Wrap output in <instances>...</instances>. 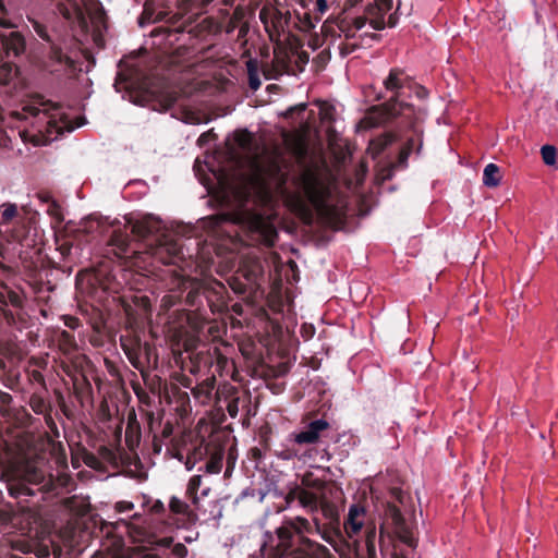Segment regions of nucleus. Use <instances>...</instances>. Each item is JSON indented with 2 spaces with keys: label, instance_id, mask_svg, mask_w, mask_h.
Returning a JSON list of instances; mask_svg holds the SVG:
<instances>
[{
  "label": "nucleus",
  "instance_id": "obj_18",
  "mask_svg": "<svg viewBox=\"0 0 558 558\" xmlns=\"http://www.w3.org/2000/svg\"><path fill=\"white\" fill-rule=\"evenodd\" d=\"M408 84V75L399 69L391 70L388 77L384 81L385 88L395 95H398Z\"/></svg>",
  "mask_w": 558,
  "mask_h": 558
},
{
  "label": "nucleus",
  "instance_id": "obj_1",
  "mask_svg": "<svg viewBox=\"0 0 558 558\" xmlns=\"http://www.w3.org/2000/svg\"><path fill=\"white\" fill-rule=\"evenodd\" d=\"M300 189L302 195L290 204L300 215L306 216L310 207L326 219L342 215L344 201L338 195L332 171L324 159L318 158L302 169Z\"/></svg>",
  "mask_w": 558,
  "mask_h": 558
},
{
  "label": "nucleus",
  "instance_id": "obj_15",
  "mask_svg": "<svg viewBox=\"0 0 558 558\" xmlns=\"http://www.w3.org/2000/svg\"><path fill=\"white\" fill-rule=\"evenodd\" d=\"M126 527L128 533L133 538L134 542L147 543V544H156L162 547H168L172 543L170 537L158 538L153 533H148L143 531L141 527L129 525L128 523H123Z\"/></svg>",
  "mask_w": 558,
  "mask_h": 558
},
{
  "label": "nucleus",
  "instance_id": "obj_49",
  "mask_svg": "<svg viewBox=\"0 0 558 558\" xmlns=\"http://www.w3.org/2000/svg\"><path fill=\"white\" fill-rule=\"evenodd\" d=\"M267 88H268L269 90H271L272 88L275 89V88H276V85L270 84Z\"/></svg>",
  "mask_w": 558,
  "mask_h": 558
},
{
  "label": "nucleus",
  "instance_id": "obj_28",
  "mask_svg": "<svg viewBox=\"0 0 558 558\" xmlns=\"http://www.w3.org/2000/svg\"><path fill=\"white\" fill-rule=\"evenodd\" d=\"M384 121V117L377 116L376 111H371L361 122L360 126L364 129L374 128Z\"/></svg>",
  "mask_w": 558,
  "mask_h": 558
},
{
  "label": "nucleus",
  "instance_id": "obj_29",
  "mask_svg": "<svg viewBox=\"0 0 558 558\" xmlns=\"http://www.w3.org/2000/svg\"><path fill=\"white\" fill-rule=\"evenodd\" d=\"M227 221L225 216H211L207 217L203 220L204 228H209L211 230H218L221 228L222 223Z\"/></svg>",
  "mask_w": 558,
  "mask_h": 558
},
{
  "label": "nucleus",
  "instance_id": "obj_39",
  "mask_svg": "<svg viewBox=\"0 0 558 558\" xmlns=\"http://www.w3.org/2000/svg\"><path fill=\"white\" fill-rule=\"evenodd\" d=\"M209 170L214 173V175H215V178L217 179V181H218L219 183H222V181L225 180L223 174H222V173H220V172H217L216 170H214V169H211V168H209Z\"/></svg>",
  "mask_w": 558,
  "mask_h": 558
},
{
  "label": "nucleus",
  "instance_id": "obj_23",
  "mask_svg": "<svg viewBox=\"0 0 558 558\" xmlns=\"http://www.w3.org/2000/svg\"><path fill=\"white\" fill-rule=\"evenodd\" d=\"M388 114L391 117H404L409 119L412 114H414V109L408 104L395 101L389 104L387 107Z\"/></svg>",
  "mask_w": 558,
  "mask_h": 558
},
{
  "label": "nucleus",
  "instance_id": "obj_24",
  "mask_svg": "<svg viewBox=\"0 0 558 558\" xmlns=\"http://www.w3.org/2000/svg\"><path fill=\"white\" fill-rule=\"evenodd\" d=\"M316 107L323 121L326 122L333 120L335 108L332 105L327 101H317Z\"/></svg>",
  "mask_w": 558,
  "mask_h": 558
},
{
  "label": "nucleus",
  "instance_id": "obj_14",
  "mask_svg": "<svg viewBox=\"0 0 558 558\" xmlns=\"http://www.w3.org/2000/svg\"><path fill=\"white\" fill-rule=\"evenodd\" d=\"M284 499L288 507L296 504L305 509L313 511L317 509L318 506L317 494L299 485L290 488Z\"/></svg>",
  "mask_w": 558,
  "mask_h": 558
},
{
  "label": "nucleus",
  "instance_id": "obj_30",
  "mask_svg": "<svg viewBox=\"0 0 558 558\" xmlns=\"http://www.w3.org/2000/svg\"><path fill=\"white\" fill-rule=\"evenodd\" d=\"M282 272H284V276L289 282H291L290 276L292 277L293 281L298 280L296 264L294 262L289 260L284 266L281 264V274Z\"/></svg>",
  "mask_w": 558,
  "mask_h": 558
},
{
  "label": "nucleus",
  "instance_id": "obj_48",
  "mask_svg": "<svg viewBox=\"0 0 558 558\" xmlns=\"http://www.w3.org/2000/svg\"><path fill=\"white\" fill-rule=\"evenodd\" d=\"M280 457H281V459H288V458H290V456H286V454H283V452H281V453H280Z\"/></svg>",
  "mask_w": 558,
  "mask_h": 558
},
{
  "label": "nucleus",
  "instance_id": "obj_40",
  "mask_svg": "<svg viewBox=\"0 0 558 558\" xmlns=\"http://www.w3.org/2000/svg\"><path fill=\"white\" fill-rule=\"evenodd\" d=\"M270 38L274 43V52H277V47L279 46V38L276 35L270 34Z\"/></svg>",
  "mask_w": 558,
  "mask_h": 558
},
{
  "label": "nucleus",
  "instance_id": "obj_25",
  "mask_svg": "<svg viewBox=\"0 0 558 558\" xmlns=\"http://www.w3.org/2000/svg\"><path fill=\"white\" fill-rule=\"evenodd\" d=\"M390 142H391V140L389 137H383V138H378V140L372 141L369 146H368L367 153L369 155H372L373 158H375L376 156H378L384 150V148Z\"/></svg>",
  "mask_w": 558,
  "mask_h": 558
},
{
  "label": "nucleus",
  "instance_id": "obj_45",
  "mask_svg": "<svg viewBox=\"0 0 558 558\" xmlns=\"http://www.w3.org/2000/svg\"><path fill=\"white\" fill-rule=\"evenodd\" d=\"M280 136H281V144L288 140V134H287V132H286L284 130H282V129H281Z\"/></svg>",
  "mask_w": 558,
  "mask_h": 558
},
{
  "label": "nucleus",
  "instance_id": "obj_34",
  "mask_svg": "<svg viewBox=\"0 0 558 558\" xmlns=\"http://www.w3.org/2000/svg\"><path fill=\"white\" fill-rule=\"evenodd\" d=\"M215 134L213 133V131H208V132H205L203 133L198 140H197V143L199 146H204L206 145L209 141H211L214 138Z\"/></svg>",
  "mask_w": 558,
  "mask_h": 558
},
{
  "label": "nucleus",
  "instance_id": "obj_27",
  "mask_svg": "<svg viewBox=\"0 0 558 558\" xmlns=\"http://www.w3.org/2000/svg\"><path fill=\"white\" fill-rule=\"evenodd\" d=\"M541 154H542L543 161L547 166H553V165L556 163L557 149H556L555 146H553V145H544L541 148Z\"/></svg>",
  "mask_w": 558,
  "mask_h": 558
},
{
  "label": "nucleus",
  "instance_id": "obj_8",
  "mask_svg": "<svg viewBox=\"0 0 558 558\" xmlns=\"http://www.w3.org/2000/svg\"><path fill=\"white\" fill-rule=\"evenodd\" d=\"M391 495L400 506L388 502L386 508V522L392 525L395 533L403 544L414 549L416 547V538L411 522L405 518V514L409 513L408 501L410 498L400 488H393Z\"/></svg>",
  "mask_w": 558,
  "mask_h": 558
},
{
  "label": "nucleus",
  "instance_id": "obj_3",
  "mask_svg": "<svg viewBox=\"0 0 558 558\" xmlns=\"http://www.w3.org/2000/svg\"><path fill=\"white\" fill-rule=\"evenodd\" d=\"M230 146L232 157L243 158V162L248 166V194H256L260 202L268 203L270 199L269 169L264 157L258 153L256 138L247 131H238Z\"/></svg>",
  "mask_w": 558,
  "mask_h": 558
},
{
  "label": "nucleus",
  "instance_id": "obj_50",
  "mask_svg": "<svg viewBox=\"0 0 558 558\" xmlns=\"http://www.w3.org/2000/svg\"><path fill=\"white\" fill-rule=\"evenodd\" d=\"M359 36L363 38L364 36H367V32L361 33Z\"/></svg>",
  "mask_w": 558,
  "mask_h": 558
},
{
  "label": "nucleus",
  "instance_id": "obj_32",
  "mask_svg": "<svg viewBox=\"0 0 558 558\" xmlns=\"http://www.w3.org/2000/svg\"><path fill=\"white\" fill-rule=\"evenodd\" d=\"M28 20H29V22H31V24H32V26H33L34 31L36 32V34H37L40 38H43V39H45V40H48V39H49V37H48V34H47V32H46L45 26H44V25H41L38 21H36V20H34V19H28Z\"/></svg>",
  "mask_w": 558,
  "mask_h": 558
},
{
  "label": "nucleus",
  "instance_id": "obj_35",
  "mask_svg": "<svg viewBox=\"0 0 558 558\" xmlns=\"http://www.w3.org/2000/svg\"><path fill=\"white\" fill-rule=\"evenodd\" d=\"M133 504L130 502V501H120L116 505V509L117 511L119 512H125V511H130L133 509Z\"/></svg>",
  "mask_w": 558,
  "mask_h": 558
},
{
  "label": "nucleus",
  "instance_id": "obj_5",
  "mask_svg": "<svg viewBox=\"0 0 558 558\" xmlns=\"http://www.w3.org/2000/svg\"><path fill=\"white\" fill-rule=\"evenodd\" d=\"M343 530L345 535L356 543L357 556L376 558L377 526L373 514L365 506L360 502L349 506Z\"/></svg>",
  "mask_w": 558,
  "mask_h": 558
},
{
  "label": "nucleus",
  "instance_id": "obj_31",
  "mask_svg": "<svg viewBox=\"0 0 558 558\" xmlns=\"http://www.w3.org/2000/svg\"><path fill=\"white\" fill-rule=\"evenodd\" d=\"M312 2L316 14L322 16L327 12L329 5L333 3L335 0H312Z\"/></svg>",
  "mask_w": 558,
  "mask_h": 558
},
{
  "label": "nucleus",
  "instance_id": "obj_38",
  "mask_svg": "<svg viewBox=\"0 0 558 558\" xmlns=\"http://www.w3.org/2000/svg\"><path fill=\"white\" fill-rule=\"evenodd\" d=\"M0 26L4 28H13L15 27V24H13L11 21L7 19L0 17Z\"/></svg>",
  "mask_w": 558,
  "mask_h": 558
},
{
  "label": "nucleus",
  "instance_id": "obj_6",
  "mask_svg": "<svg viewBox=\"0 0 558 558\" xmlns=\"http://www.w3.org/2000/svg\"><path fill=\"white\" fill-rule=\"evenodd\" d=\"M58 11L81 31L88 32L89 23L99 28L104 13L97 0H56Z\"/></svg>",
  "mask_w": 558,
  "mask_h": 558
},
{
  "label": "nucleus",
  "instance_id": "obj_51",
  "mask_svg": "<svg viewBox=\"0 0 558 558\" xmlns=\"http://www.w3.org/2000/svg\"><path fill=\"white\" fill-rule=\"evenodd\" d=\"M393 558H405V557H404V556H402V555H397V554H395Z\"/></svg>",
  "mask_w": 558,
  "mask_h": 558
},
{
  "label": "nucleus",
  "instance_id": "obj_47",
  "mask_svg": "<svg viewBox=\"0 0 558 558\" xmlns=\"http://www.w3.org/2000/svg\"><path fill=\"white\" fill-rule=\"evenodd\" d=\"M0 11L1 12H4L5 11V8H4V3L2 0H0Z\"/></svg>",
  "mask_w": 558,
  "mask_h": 558
},
{
  "label": "nucleus",
  "instance_id": "obj_52",
  "mask_svg": "<svg viewBox=\"0 0 558 558\" xmlns=\"http://www.w3.org/2000/svg\"><path fill=\"white\" fill-rule=\"evenodd\" d=\"M208 490H209V489H204V490H203V495H204V496H206V495L208 494Z\"/></svg>",
  "mask_w": 558,
  "mask_h": 558
},
{
  "label": "nucleus",
  "instance_id": "obj_4",
  "mask_svg": "<svg viewBox=\"0 0 558 558\" xmlns=\"http://www.w3.org/2000/svg\"><path fill=\"white\" fill-rule=\"evenodd\" d=\"M132 232L140 239L154 236V243L148 244L151 255L162 264H175L181 257V246L165 231L163 223L153 215L138 219L129 218Z\"/></svg>",
  "mask_w": 558,
  "mask_h": 558
},
{
  "label": "nucleus",
  "instance_id": "obj_22",
  "mask_svg": "<svg viewBox=\"0 0 558 558\" xmlns=\"http://www.w3.org/2000/svg\"><path fill=\"white\" fill-rule=\"evenodd\" d=\"M169 507L172 513L183 515L187 521L194 520V513L190 510V507L179 498L172 497Z\"/></svg>",
  "mask_w": 558,
  "mask_h": 558
},
{
  "label": "nucleus",
  "instance_id": "obj_42",
  "mask_svg": "<svg viewBox=\"0 0 558 558\" xmlns=\"http://www.w3.org/2000/svg\"><path fill=\"white\" fill-rule=\"evenodd\" d=\"M282 184H283V175L281 174V185H282ZM280 195H281V204H282V203H286V202H290V201L288 199V197L286 196L284 191H283V189H282V187H281Z\"/></svg>",
  "mask_w": 558,
  "mask_h": 558
},
{
  "label": "nucleus",
  "instance_id": "obj_20",
  "mask_svg": "<svg viewBox=\"0 0 558 558\" xmlns=\"http://www.w3.org/2000/svg\"><path fill=\"white\" fill-rule=\"evenodd\" d=\"M181 120L189 124H201L209 121L208 114L199 109L185 108L181 112Z\"/></svg>",
  "mask_w": 558,
  "mask_h": 558
},
{
  "label": "nucleus",
  "instance_id": "obj_19",
  "mask_svg": "<svg viewBox=\"0 0 558 558\" xmlns=\"http://www.w3.org/2000/svg\"><path fill=\"white\" fill-rule=\"evenodd\" d=\"M294 113L298 114V118H296V122L299 123L300 128H301V131L303 133H305L310 126H311V119H312V116L315 114L314 110H311L310 112L306 111V105L305 104H300L295 107H291L289 108L284 113H283V117L289 119L291 118ZM281 117H282V113H281Z\"/></svg>",
  "mask_w": 558,
  "mask_h": 558
},
{
  "label": "nucleus",
  "instance_id": "obj_10",
  "mask_svg": "<svg viewBox=\"0 0 558 558\" xmlns=\"http://www.w3.org/2000/svg\"><path fill=\"white\" fill-rule=\"evenodd\" d=\"M25 233V219L17 204L2 203L0 205V240L7 243H21Z\"/></svg>",
  "mask_w": 558,
  "mask_h": 558
},
{
  "label": "nucleus",
  "instance_id": "obj_16",
  "mask_svg": "<svg viewBox=\"0 0 558 558\" xmlns=\"http://www.w3.org/2000/svg\"><path fill=\"white\" fill-rule=\"evenodd\" d=\"M0 45L8 54L20 56L25 50L24 37L17 32H11L9 35L0 33Z\"/></svg>",
  "mask_w": 558,
  "mask_h": 558
},
{
  "label": "nucleus",
  "instance_id": "obj_9",
  "mask_svg": "<svg viewBox=\"0 0 558 558\" xmlns=\"http://www.w3.org/2000/svg\"><path fill=\"white\" fill-rule=\"evenodd\" d=\"M391 9L392 0H373L367 3L364 15L355 17L352 25L343 29L345 37H356L367 22L373 29H383L386 25L395 26L397 22L393 14L389 13Z\"/></svg>",
  "mask_w": 558,
  "mask_h": 558
},
{
  "label": "nucleus",
  "instance_id": "obj_26",
  "mask_svg": "<svg viewBox=\"0 0 558 558\" xmlns=\"http://www.w3.org/2000/svg\"><path fill=\"white\" fill-rule=\"evenodd\" d=\"M202 484V476L201 475H194L189 484H187V489H186V494L187 496L191 498V500L196 504L197 502V489L199 488Z\"/></svg>",
  "mask_w": 558,
  "mask_h": 558
},
{
  "label": "nucleus",
  "instance_id": "obj_36",
  "mask_svg": "<svg viewBox=\"0 0 558 558\" xmlns=\"http://www.w3.org/2000/svg\"><path fill=\"white\" fill-rule=\"evenodd\" d=\"M262 553L267 558H277L276 553H274V548L272 547H268L267 544L263 545Z\"/></svg>",
  "mask_w": 558,
  "mask_h": 558
},
{
  "label": "nucleus",
  "instance_id": "obj_2",
  "mask_svg": "<svg viewBox=\"0 0 558 558\" xmlns=\"http://www.w3.org/2000/svg\"><path fill=\"white\" fill-rule=\"evenodd\" d=\"M15 116L20 120L28 121L36 132L32 133L26 129L19 132L24 142H32L34 145L57 140L64 131L72 132L85 123L84 119L73 122L62 107L39 96L27 101Z\"/></svg>",
  "mask_w": 558,
  "mask_h": 558
},
{
  "label": "nucleus",
  "instance_id": "obj_37",
  "mask_svg": "<svg viewBox=\"0 0 558 558\" xmlns=\"http://www.w3.org/2000/svg\"><path fill=\"white\" fill-rule=\"evenodd\" d=\"M250 86L252 89L256 90L260 86V81L254 74H250Z\"/></svg>",
  "mask_w": 558,
  "mask_h": 558
},
{
  "label": "nucleus",
  "instance_id": "obj_21",
  "mask_svg": "<svg viewBox=\"0 0 558 558\" xmlns=\"http://www.w3.org/2000/svg\"><path fill=\"white\" fill-rule=\"evenodd\" d=\"M500 170L495 163H488L483 171V183L488 187H496L500 183Z\"/></svg>",
  "mask_w": 558,
  "mask_h": 558
},
{
  "label": "nucleus",
  "instance_id": "obj_33",
  "mask_svg": "<svg viewBox=\"0 0 558 558\" xmlns=\"http://www.w3.org/2000/svg\"><path fill=\"white\" fill-rule=\"evenodd\" d=\"M172 553L179 558H184L187 555V549L183 544H177L173 546Z\"/></svg>",
  "mask_w": 558,
  "mask_h": 558
},
{
  "label": "nucleus",
  "instance_id": "obj_43",
  "mask_svg": "<svg viewBox=\"0 0 558 558\" xmlns=\"http://www.w3.org/2000/svg\"><path fill=\"white\" fill-rule=\"evenodd\" d=\"M366 173V168L364 166L361 167V170L359 172V182L362 180V178L365 175Z\"/></svg>",
  "mask_w": 558,
  "mask_h": 558
},
{
  "label": "nucleus",
  "instance_id": "obj_41",
  "mask_svg": "<svg viewBox=\"0 0 558 558\" xmlns=\"http://www.w3.org/2000/svg\"><path fill=\"white\" fill-rule=\"evenodd\" d=\"M236 411H238L236 405H234V404L228 405V412L231 416L234 417L236 415Z\"/></svg>",
  "mask_w": 558,
  "mask_h": 558
},
{
  "label": "nucleus",
  "instance_id": "obj_46",
  "mask_svg": "<svg viewBox=\"0 0 558 558\" xmlns=\"http://www.w3.org/2000/svg\"><path fill=\"white\" fill-rule=\"evenodd\" d=\"M411 149H412V148H411V147H409L407 151H403V153H402L401 157H402V158H407V156L410 154V150H411Z\"/></svg>",
  "mask_w": 558,
  "mask_h": 558
},
{
  "label": "nucleus",
  "instance_id": "obj_17",
  "mask_svg": "<svg viewBox=\"0 0 558 558\" xmlns=\"http://www.w3.org/2000/svg\"><path fill=\"white\" fill-rule=\"evenodd\" d=\"M328 424L323 420L314 421L305 430L295 436V441L298 444H313L318 439L319 434L325 430Z\"/></svg>",
  "mask_w": 558,
  "mask_h": 558
},
{
  "label": "nucleus",
  "instance_id": "obj_7",
  "mask_svg": "<svg viewBox=\"0 0 558 558\" xmlns=\"http://www.w3.org/2000/svg\"><path fill=\"white\" fill-rule=\"evenodd\" d=\"M11 496L21 497L33 495L29 485H39L45 482V473L37 461L23 460L10 466L4 474Z\"/></svg>",
  "mask_w": 558,
  "mask_h": 558
},
{
  "label": "nucleus",
  "instance_id": "obj_44",
  "mask_svg": "<svg viewBox=\"0 0 558 558\" xmlns=\"http://www.w3.org/2000/svg\"><path fill=\"white\" fill-rule=\"evenodd\" d=\"M163 509V505L160 501H156L154 505V510L159 511Z\"/></svg>",
  "mask_w": 558,
  "mask_h": 558
},
{
  "label": "nucleus",
  "instance_id": "obj_12",
  "mask_svg": "<svg viewBox=\"0 0 558 558\" xmlns=\"http://www.w3.org/2000/svg\"><path fill=\"white\" fill-rule=\"evenodd\" d=\"M235 221L247 228L255 236L266 245H274L277 236L276 219L262 213L251 211L248 209L235 216Z\"/></svg>",
  "mask_w": 558,
  "mask_h": 558
},
{
  "label": "nucleus",
  "instance_id": "obj_11",
  "mask_svg": "<svg viewBox=\"0 0 558 558\" xmlns=\"http://www.w3.org/2000/svg\"><path fill=\"white\" fill-rule=\"evenodd\" d=\"M330 558L327 547L312 543L299 533L286 535V527L281 525V558Z\"/></svg>",
  "mask_w": 558,
  "mask_h": 558
},
{
  "label": "nucleus",
  "instance_id": "obj_13",
  "mask_svg": "<svg viewBox=\"0 0 558 558\" xmlns=\"http://www.w3.org/2000/svg\"><path fill=\"white\" fill-rule=\"evenodd\" d=\"M284 46L281 44V75L302 71L310 59L308 53L302 49L300 39L288 36Z\"/></svg>",
  "mask_w": 558,
  "mask_h": 558
}]
</instances>
